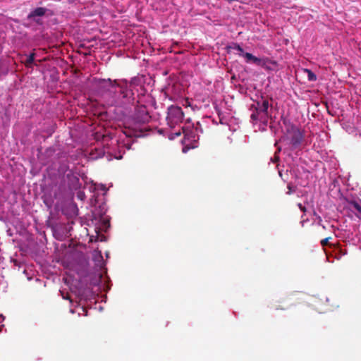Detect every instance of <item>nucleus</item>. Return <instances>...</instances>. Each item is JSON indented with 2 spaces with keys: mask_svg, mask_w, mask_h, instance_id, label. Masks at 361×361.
<instances>
[{
  "mask_svg": "<svg viewBox=\"0 0 361 361\" xmlns=\"http://www.w3.org/2000/svg\"><path fill=\"white\" fill-rule=\"evenodd\" d=\"M283 123L286 132L285 137L281 140L284 154L288 157H293V154L290 151L300 148L304 136L302 131L289 121L283 120Z\"/></svg>",
  "mask_w": 361,
  "mask_h": 361,
  "instance_id": "1",
  "label": "nucleus"
},
{
  "mask_svg": "<svg viewBox=\"0 0 361 361\" xmlns=\"http://www.w3.org/2000/svg\"><path fill=\"white\" fill-rule=\"evenodd\" d=\"M184 117L181 107L171 105L168 108L166 121L170 128H174L180 123Z\"/></svg>",
  "mask_w": 361,
  "mask_h": 361,
  "instance_id": "2",
  "label": "nucleus"
},
{
  "mask_svg": "<svg viewBox=\"0 0 361 361\" xmlns=\"http://www.w3.org/2000/svg\"><path fill=\"white\" fill-rule=\"evenodd\" d=\"M59 172L66 175L68 184L71 189L78 190L80 188V183L78 175L73 171V169H70L68 166L64 164H61L59 169Z\"/></svg>",
  "mask_w": 361,
  "mask_h": 361,
  "instance_id": "3",
  "label": "nucleus"
},
{
  "mask_svg": "<svg viewBox=\"0 0 361 361\" xmlns=\"http://www.w3.org/2000/svg\"><path fill=\"white\" fill-rule=\"evenodd\" d=\"M182 130L184 134L185 140H187L190 144L197 142L199 140L200 137L198 135L197 128L192 127L189 128L183 127Z\"/></svg>",
  "mask_w": 361,
  "mask_h": 361,
  "instance_id": "4",
  "label": "nucleus"
},
{
  "mask_svg": "<svg viewBox=\"0 0 361 361\" xmlns=\"http://www.w3.org/2000/svg\"><path fill=\"white\" fill-rule=\"evenodd\" d=\"M135 120L138 123H147L149 121L150 116L148 114L146 106H140L135 108Z\"/></svg>",
  "mask_w": 361,
  "mask_h": 361,
  "instance_id": "5",
  "label": "nucleus"
},
{
  "mask_svg": "<svg viewBox=\"0 0 361 361\" xmlns=\"http://www.w3.org/2000/svg\"><path fill=\"white\" fill-rule=\"evenodd\" d=\"M98 86L101 91L102 95L106 94L109 92L110 87H114L115 86H118L116 80H111V79H99L98 80Z\"/></svg>",
  "mask_w": 361,
  "mask_h": 361,
  "instance_id": "6",
  "label": "nucleus"
},
{
  "mask_svg": "<svg viewBox=\"0 0 361 361\" xmlns=\"http://www.w3.org/2000/svg\"><path fill=\"white\" fill-rule=\"evenodd\" d=\"M242 57L245 59L246 63H253L257 66L265 67L267 59L257 58L250 53L245 52Z\"/></svg>",
  "mask_w": 361,
  "mask_h": 361,
  "instance_id": "7",
  "label": "nucleus"
},
{
  "mask_svg": "<svg viewBox=\"0 0 361 361\" xmlns=\"http://www.w3.org/2000/svg\"><path fill=\"white\" fill-rule=\"evenodd\" d=\"M269 106V101L263 98H262V101H257V103L255 104V107L259 109V111L262 114V116H263V117L266 118L267 119H268V118L269 117L268 111Z\"/></svg>",
  "mask_w": 361,
  "mask_h": 361,
  "instance_id": "8",
  "label": "nucleus"
},
{
  "mask_svg": "<svg viewBox=\"0 0 361 361\" xmlns=\"http://www.w3.org/2000/svg\"><path fill=\"white\" fill-rule=\"evenodd\" d=\"M250 110L252 111V113L250 116V118L252 121H267V119L264 118L262 116L261 112L259 111L257 108L255 107V104H252L250 106Z\"/></svg>",
  "mask_w": 361,
  "mask_h": 361,
  "instance_id": "9",
  "label": "nucleus"
},
{
  "mask_svg": "<svg viewBox=\"0 0 361 361\" xmlns=\"http://www.w3.org/2000/svg\"><path fill=\"white\" fill-rule=\"evenodd\" d=\"M226 49L228 50V52H230L231 51H236V54L240 56H242L243 54H244L245 53L243 49L237 43H232L231 44L227 46Z\"/></svg>",
  "mask_w": 361,
  "mask_h": 361,
  "instance_id": "10",
  "label": "nucleus"
},
{
  "mask_svg": "<svg viewBox=\"0 0 361 361\" xmlns=\"http://www.w3.org/2000/svg\"><path fill=\"white\" fill-rule=\"evenodd\" d=\"M47 9L43 7H38L33 10L27 16L28 18H32L36 16H43L46 13Z\"/></svg>",
  "mask_w": 361,
  "mask_h": 361,
  "instance_id": "11",
  "label": "nucleus"
},
{
  "mask_svg": "<svg viewBox=\"0 0 361 361\" xmlns=\"http://www.w3.org/2000/svg\"><path fill=\"white\" fill-rule=\"evenodd\" d=\"M35 52H32L31 53L27 58V59L25 60V61L24 62L25 63V66L27 68H30L32 66L34 61H35Z\"/></svg>",
  "mask_w": 361,
  "mask_h": 361,
  "instance_id": "12",
  "label": "nucleus"
},
{
  "mask_svg": "<svg viewBox=\"0 0 361 361\" xmlns=\"http://www.w3.org/2000/svg\"><path fill=\"white\" fill-rule=\"evenodd\" d=\"M304 72L307 73L309 81L313 82L317 80V75L311 70L305 68Z\"/></svg>",
  "mask_w": 361,
  "mask_h": 361,
  "instance_id": "13",
  "label": "nucleus"
},
{
  "mask_svg": "<svg viewBox=\"0 0 361 361\" xmlns=\"http://www.w3.org/2000/svg\"><path fill=\"white\" fill-rule=\"evenodd\" d=\"M349 204L353 207L354 209H355L359 213L361 214V200L360 202L351 200L349 202Z\"/></svg>",
  "mask_w": 361,
  "mask_h": 361,
  "instance_id": "14",
  "label": "nucleus"
},
{
  "mask_svg": "<svg viewBox=\"0 0 361 361\" xmlns=\"http://www.w3.org/2000/svg\"><path fill=\"white\" fill-rule=\"evenodd\" d=\"M330 239H331V237H328V238H326L322 240H321V245L322 247L326 246L329 244V241Z\"/></svg>",
  "mask_w": 361,
  "mask_h": 361,
  "instance_id": "15",
  "label": "nucleus"
},
{
  "mask_svg": "<svg viewBox=\"0 0 361 361\" xmlns=\"http://www.w3.org/2000/svg\"><path fill=\"white\" fill-rule=\"evenodd\" d=\"M61 295L63 299L69 300L71 302H72L70 295L68 293H64L63 291L61 290Z\"/></svg>",
  "mask_w": 361,
  "mask_h": 361,
  "instance_id": "16",
  "label": "nucleus"
},
{
  "mask_svg": "<svg viewBox=\"0 0 361 361\" xmlns=\"http://www.w3.org/2000/svg\"><path fill=\"white\" fill-rule=\"evenodd\" d=\"M121 94L123 95V98L128 97V90L126 87H121Z\"/></svg>",
  "mask_w": 361,
  "mask_h": 361,
  "instance_id": "17",
  "label": "nucleus"
},
{
  "mask_svg": "<svg viewBox=\"0 0 361 361\" xmlns=\"http://www.w3.org/2000/svg\"><path fill=\"white\" fill-rule=\"evenodd\" d=\"M298 207H299V209L303 212L304 213L306 212V208L305 206H303L301 203H298Z\"/></svg>",
  "mask_w": 361,
  "mask_h": 361,
  "instance_id": "18",
  "label": "nucleus"
},
{
  "mask_svg": "<svg viewBox=\"0 0 361 361\" xmlns=\"http://www.w3.org/2000/svg\"><path fill=\"white\" fill-rule=\"evenodd\" d=\"M288 191L287 192V194L290 195L293 192V190H292V187L290 184L288 185Z\"/></svg>",
  "mask_w": 361,
  "mask_h": 361,
  "instance_id": "19",
  "label": "nucleus"
},
{
  "mask_svg": "<svg viewBox=\"0 0 361 361\" xmlns=\"http://www.w3.org/2000/svg\"><path fill=\"white\" fill-rule=\"evenodd\" d=\"M188 149H189V147H183V151L184 152H186V150H188Z\"/></svg>",
  "mask_w": 361,
  "mask_h": 361,
  "instance_id": "20",
  "label": "nucleus"
},
{
  "mask_svg": "<svg viewBox=\"0 0 361 361\" xmlns=\"http://www.w3.org/2000/svg\"><path fill=\"white\" fill-rule=\"evenodd\" d=\"M271 161L274 162V163H276L279 161V159H271Z\"/></svg>",
  "mask_w": 361,
  "mask_h": 361,
  "instance_id": "21",
  "label": "nucleus"
},
{
  "mask_svg": "<svg viewBox=\"0 0 361 361\" xmlns=\"http://www.w3.org/2000/svg\"><path fill=\"white\" fill-rule=\"evenodd\" d=\"M274 158H275V159L279 158V156L277 155V152H275V154H274Z\"/></svg>",
  "mask_w": 361,
  "mask_h": 361,
  "instance_id": "22",
  "label": "nucleus"
},
{
  "mask_svg": "<svg viewBox=\"0 0 361 361\" xmlns=\"http://www.w3.org/2000/svg\"><path fill=\"white\" fill-rule=\"evenodd\" d=\"M175 134H176V135L179 136V135H180V132L178 131L177 133H175Z\"/></svg>",
  "mask_w": 361,
  "mask_h": 361,
  "instance_id": "23",
  "label": "nucleus"
},
{
  "mask_svg": "<svg viewBox=\"0 0 361 361\" xmlns=\"http://www.w3.org/2000/svg\"><path fill=\"white\" fill-rule=\"evenodd\" d=\"M281 147H282V146L279 147H278V150H279V151H281Z\"/></svg>",
  "mask_w": 361,
  "mask_h": 361,
  "instance_id": "24",
  "label": "nucleus"
},
{
  "mask_svg": "<svg viewBox=\"0 0 361 361\" xmlns=\"http://www.w3.org/2000/svg\"><path fill=\"white\" fill-rule=\"evenodd\" d=\"M114 158H119V159H121L122 157L121 156H119V157H115Z\"/></svg>",
  "mask_w": 361,
  "mask_h": 361,
  "instance_id": "25",
  "label": "nucleus"
}]
</instances>
